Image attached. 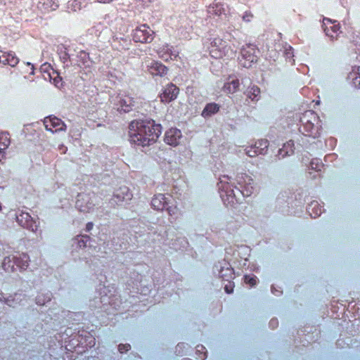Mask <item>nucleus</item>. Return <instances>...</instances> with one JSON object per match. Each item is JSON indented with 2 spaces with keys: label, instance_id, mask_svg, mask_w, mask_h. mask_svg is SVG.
Here are the masks:
<instances>
[{
  "label": "nucleus",
  "instance_id": "nucleus-43",
  "mask_svg": "<svg viewBox=\"0 0 360 360\" xmlns=\"http://www.w3.org/2000/svg\"><path fill=\"white\" fill-rule=\"evenodd\" d=\"M158 127H159V133H160V129H162V126L160 124H159Z\"/></svg>",
  "mask_w": 360,
  "mask_h": 360
},
{
  "label": "nucleus",
  "instance_id": "nucleus-42",
  "mask_svg": "<svg viewBox=\"0 0 360 360\" xmlns=\"http://www.w3.org/2000/svg\"><path fill=\"white\" fill-rule=\"evenodd\" d=\"M28 65H31V69H32V70L33 71V70H34V65H31L30 63H28Z\"/></svg>",
  "mask_w": 360,
  "mask_h": 360
},
{
  "label": "nucleus",
  "instance_id": "nucleus-24",
  "mask_svg": "<svg viewBox=\"0 0 360 360\" xmlns=\"http://www.w3.org/2000/svg\"><path fill=\"white\" fill-rule=\"evenodd\" d=\"M348 79L356 88H360V66L354 67L348 75Z\"/></svg>",
  "mask_w": 360,
  "mask_h": 360
},
{
  "label": "nucleus",
  "instance_id": "nucleus-5",
  "mask_svg": "<svg viewBox=\"0 0 360 360\" xmlns=\"http://www.w3.org/2000/svg\"><path fill=\"white\" fill-rule=\"evenodd\" d=\"M30 261L27 254L17 252L15 255L6 257L2 262V267L7 272H13L16 269L25 271L28 268Z\"/></svg>",
  "mask_w": 360,
  "mask_h": 360
},
{
  "label": "nucleus",
  "instance_id": "nucleus-40",
  "mask_svg": "<svg viewBox=\"0 0 360 360\" xmlns=\"http://www.w3.org/2000/svg\"><path fill=\"white\" fill-rule=\"evenodd\" d=\"M269 325L272 327V328H275L278 326V321L277 319H271L269 321Z\"/></svg>",
  "mask_w": 360,
  "mask_h": 360
},
{
  "label": "nucleus",
  "instance_id": "nucleus-15",
  "mask_svg": "<svg viewBox=\"0 0 360 360\" xmlns=\"http://www.w3.org/2000/svg\"><path fill=\"white\" fill-rule=\"evenodd\" d=\"M179 93V89L171 83L164 89L162 94L159 95V97H160L162 102L169 103L176 98Z\"/></svg>",
  "mask_w": 360,
  "mask_h": 360
},
{
  "label": "nucleus",
  "instance_id": "nucleus-25",
  "mask_svg": "<svg viewBox=\"0 0 360 360\" xmlns=\"http://www.w3.org/2000/svg\"><path fill=\"white\" fill-rule=\"evenodd\" d=\"M240 86V82L238 79H232L231 82H226L222 88L223 91L227 94L236 93Z\"/></svg>",
  "mask_w": 360,
  "mask_h": 360
},
{
  "label": "nucleus",
  "instance_id": "nucleus-22",
  "mask_svg": "<svg viewBox=\"0 0 360 360\" xmlns=\"http://www.w3.org/2000/svg\"><path fill=\"white\" fill-rule=\"evenodd\" d=\"M220 109V105L216 103H207L202 111L201 115L204 118H207L217 113Z\"/></svg>",
  "mask_w": 360,
  "mask_h": 360
},
{
  "label": "nucleus",
  "instance_id": "nucleus-34",
  "mask_svg": "<svg viewBox=\"0 0 360 360\" xmlns=\"http://www.w3.org/2000/svg\"><path fill=\"white\" fill-rule=\"evenodd\" d=\"M148 72L152 75H158V62L153 61L151 63V65L148 66Z\"/></svg>",
  "mask_w": 360,
  "mask_h": 360
},
{
  "label": "nucleus",
  "instance_id": "nucleus-29",
  "mask_svg": "<svg viewBox=\"0 0 360 360\" xmlns=\"http://www.w3.org/2000/svg\"><path fill=\"white\" fill-rule=\"evenodd\" d=\"M10 136L8 132H0V148L6 149L10 145Z\"/></svg>",
  "mask_w": 360,
  "mask_h": 360
},
{
  "label": "nucleus",
  "instance_id": "nucleus-10",
  "mask_svg": "<svg viewBox=\"0 0 360 360\" xmlns=\"http://www.w3.org/2000/svg\"><path fill=\"white\" fill-rule=\"evenodd\" d=\"M153 32L146 25L137 27L132 32V38L134 41L140 43L150 42L153 39Z\"/></svg>",
  "mask_w": 360,
  "mask_h": 360
},
{
  "label": "nucleus",
  "instance_id": "nucleus-9",
  "mask_svg": "<svg viewBox=\"0 0 360 360\" xmlns=\"http://www.w3.org/2000/svg\"><path fill=\"white\" fill-rule=\"evenodd\" d=\"M324 32L332 41L337 40L342 34L341 26L337 20L323 18V25Z\"/></svg>",
  "mask_w": 360,
  "mask_h": 360
},
{
  "label": "nucleus",
  "instance_id": "nucleus-36",
  "mask_svg": "<svg viewBox=\"0 0 360 360\" xmlns=\"http://www.w3.org/2000/svg\"><path fill=\"white\" fill-rule=\"evenodd\" d=\"M130 349L131 345L129 344H120L118 346V350L122 354L128 352Z\"/></svg>",
  "mask_w": 360,
  "mask_h": 360
},
{
  "label": "nucleus",
  "instance_id": "nucleus-26",
  "mask_svg": "<svg viewBox=\"0 0 360 360\" xmlns=\"http://www.w3.org/2000/svg\"><path fill=\"white\" fill-rule=\"evenodd\" d=\"M39 4L40 8L44 10V12L55 11L58 7L57 0H42Z\"/></svg>",
  "mask_w": 360,
  "mask_h": 360
},
{
  "label": "nucleus",
  "instance_id": "nucleus-30",
  "mask_svg": "<svg viewBox=\"0 0 360 360\" xmlns=\"http://www.w3.org/2000/svg\"><path fill=\"white\" fill-rule=\"evenodd\" d=\"M323 167V163L319 159H312L311 161L310 162V169L312 170H315L317 172H321Z\"/></svg>",
  "mask_w": 360,
  "mask_h": 360
},
{
  "label": "nucleus",
  "instance_id": "nucleus-20",
  "mask_svg": "<svg viewBox=\"0 0 360 360\" xmlns=\"http://www.w3.org/2000/svg\"><path fill=\"white\" fill-rule=\"evenodd\" d=\"M176 52L172 51V46L168 45L162 47L160 50H159V58L165 62L172 60L174 58H176Z\"/></svg>",
  "mask_w": 360,
  "mask_h": 360
},
{
  "label": "nucleus",
  "instance_id": "nucleus-18",
  "mask_svg": "<svg viewBox=\"0 0 360 360\" xmlns=\"http://www.w3.org/2000/svg\"><path fill=\"white\" fill-rule=\"evenodd\" d=\"M113 197L117 199V202H120L131 200L133 194L127 186H122L115 190Z\"/></svg>",
  "mask_w": 360,
  "mask_h": 360
},
{
  "label": "nucleus",
  "instance_id": "nucleus-13",
  "mask_svg": "<svg viewBox=\"0 0 360 360\" xmlns=\"http://www.w3.org/2000/svg\"><path fill=\"white\" fill-rule=\"evenodd\" d=\"M16 220L22 227L37 232L39 222L34 220L28 212H22L17 215Z\"/></svg>",
  "mask_w": 360,
  "mask_h": 360
},
{
  "label": "nucleus",
  "instance_id": "nucleus-6",
  "mask_svg": "<svg viewBox=\"0 0 360 360\" xmlns=\"http://www.w3.org/2000/svg\"><path fill=\"white\" fill-rule=\"evenodd\" d=\"M110 103L119 112H129L134 106L135 101L127 94H118L112 97Z\"/></svg>",
  "mask_w": 360,
  "mask_h": 360
},
{
  "label": "nucleus",
  "instance_id": "nucleus-39",
  "mask_svg": "<svg viewBox=\"0 0 360 360\" xmlns=\"http://www.w3.org/2000/svg\"><path fill=\"white\" fill-rule=\"evenodd\" d=\"M285 56L287 58L293 57V52H292V46H288V47L285 49Z\"/></svg>",
  "mask_w": 360,
  "mask_h": 360
},
{
  "label": "nucleus",
  "instance_id": "nucleus-35",
  "mask_svg": "<svg viewBox=\"0 0 360 360\" xmlns=\"http://www.w3.org/2000/svg\"><path fill=\"white\" fill-rule=\"evenodd\" d=\"M235 285L234 283L231 281H228V283L225 285L224 290L228 294L232 293L233 292Z\"/></svg>",
  "mask_w": 360,
  "mask_h": 360
},
{
  "label": "nucleus",
  "instance_id": "nucleus-31",
  "mask_svg": "<svg viewBox=\"0 0 360 360\" xmlns=\"http://www.w3.org/2000/svg\"><path fill=\"white\" fill-rule=\"evenodd\" d=\"M51 300L50 296L45 295L43 293H39L36 297V302L39 305H44L46 302H49Z\"/></svg>",
  "mask_w": 360,
  "mask_h": 360
},
{
  "label": "nucleus",
  "instance_id": "nucleus-33",
  "mask_svg": "<svg viewBox=\"0 0 360 360\" xmlns=\"http://www.w3.org/2000/svg\"><path fill=\"white\" fill-rule=\"evenodd\" d=\"M242 19L245 22H251L254 19V15L250 11H247L243 13Z\"/></svg>",
  "mask_w": 360,
  "mask_h": 360
},
{
  "label": "nucleus",
  "instance_id": "nucleus-41",
  "mask_svg": "<svg viewBox=\"0 0 360 360\" xmlns=\"http://www.w3.org/2000/svg\"><path fill=\"white\" fill-rule=\"evenodd\" d=\"M94 227V224L92 222H88L86 224V231H90Z\"/></svg>",
  "mask_w": 360,
  "mask_h": 360
},
{
  "label": "nucleus",
  "instance_id": "nucleus-16",
  "mask_svg": "<svg viewBox=\"0 0 360 360\" xmlns=\"http://www.w3.org/2000/svg\"><path fill=\"white\" fill-rule=\"evenodd\" d=\"M182 138L181 130L176 128H171L167 130L165 134V141L166 143L176 146L179 144Z\"/></svg>",
  "mask_w": 360,
  "mask_h": 360
},
{
  "label": "nucleus",
  "instance_id": "nucleus-23",
  "mask_svg": "<svg viewBox=\"0 0 360 360\" xmlns=\"http://www.w3.org/2000/svg\"><path fill=\"white\" fill-rule=\"evenodd\" d=\"M220 266V270L219 271V277L226 281H230L234 278V271L233 269L231 266Z\"/></svg>",
  "mask_w": 360,
  "mask_h": 360
},
{
  "label": "nucleus",
  "instance_id": "nucleus-14",
  "mask_svg": "<svg viewBox=\"0 0 360 360\" xmlns=\"http://www.w3.org/2000/svg\"><path fill=\"white\" fill-rule=\"evenodd\" d=\"M44 124L47 131L52 133L65 130L66 126L62 120L55 116H49L44 118Z\"/></svg>",
  "mask_w": 360,
  "mask_h": 360
},
{
  "label": "nucleus",
  "instance_id": "nucleus-17",
  "mask_svg": "<svg viewBox=\"0 0 360 360\" xmlns=\"http://www.w3.org/2000/svg\"><path fill=\"white\" fill-rule=\"evenodd\" d=\"M19 63V58L12 52H6L0 50V63L15 67Z\"/></svg>",
  "mask_w": 360,
  "mask_h": 360
},
{
  "label": "nucleus",
  "instance_id": "nucleus-2",
  "mask_svg": "<svg viewBox=\"0 0 360 360\" xmlns=\"http://www.w3.org/2000/svg\"><path fill=\"white\" fill-rule=\"evenodd\" d=\"M155 121L135 120L129 125V137L131 143L146 146L155 143L158 134L155 132Z\"/></svg>",
  "mask_w": 360,
  "mask_h": 360
},
{
  "label": "nucleus",
  "instance_id": "nucleus-45",
  "mask_svg": "<svg viewBox=\"0 0 360 360\" xmlns=\"http://www.w3.org/2000/svg\"><path fill=\"white\" fill-rule=\"evenodd\" d=\"M41 262H42V259H41V257H39V262L41 263Z\"/></svg>",
  "mask_w": 360,
  "mask_h": 360
},
{
  "label": "nucleus",
  "instance_id": "nucleus-37",
  "mask_svg": "<svg viewBox=\"0 0 360 360\" xmlns=\"http://www.w3.org/2000/svg\"><path fill=\"white\" fill-rule=\"evenodd\" d=\"M168 72V68L163 65L159 64V76H163Z\"/></svg>",
  "mask_w": 360,
  "mask_h": 360
},
{
  "label": "nucleus",
  "instance_id": "nucleus-38",
  "mask_svg": "<svg viewBox=\"0 0 360 360\" xmlns=\"http://www.w3.org/2000/svg\"><path fill=\"white\" fill-rule=\"evenodd\" d=\"M90 240V237L88 236H83L82 239L79 240V246H86V242L89 241Z\"/></svg>",
  "mask_w": 360,
  "mask_h": 360
},
{
  "label": "nucleus",
  "instance_id": "nucleus-4",
  "mask_svg": "<svg viewBox=\"0 0 360 360\" xmlns=\"http://www.w3.org/2000/svg\"><path fill=\"white\" fill-rule=\"evenodd\" d=\"M209 49L210 56L216 59L232 58L236 53L228 41L219 37L212 40Z\"/></svg>",
  "mask_w": 360,
  "mask_h": 360
},
{
  "label": "nucleus",
  "instance_id": "nucleus-8",
  "mask_svg": "<svg viewBox=\"0 0 360 360\" xmlns=\"http://www.w3.org/2000/svg\"><path fill=\"white\" fill-rule=\"evenodd\" d=\"M94 193H79L77 197L75 207L82 212L89 213L94 210Z\"/></svg>",
  "mask_w": 360,
  "mask_h": 360
},
{
  "label": "nucleus",
  "instance_id": "nucleus-44",
  "mask_svg": "<svg viewBox=\"0 0 360 360\" xmlns=\"http://www.w3.org/2000/svg\"><path fill=\"white\" fill-rule=\"evenodd\" d=\"M99 2H103V3H105L106 2V0H98Z\"/></svg>",
  "mask_w": 360,
  "mask_h": 360
},
{
  "label": "nucleus",
  "instance_id": "nucleus-3",
  "mask_svg": "<svg viewBox=\"0 0 360 360\" xmlns=\"http://www.w3.org/2000/svg\"><path fill=\"white\" fill-rule=\"evenodd\" d=\"M300 131L304 136L319 138L323 130L322 122L316 112L314 110H306L300 117Z\"/></svg>",
  "mask_w": 360,
  "mask_h": 360
},
{
  "label": "nucleus",
  "instance_id": "nucleus-19",
  "mask_svg": "<svg viewBox=\"0 0 360 360\" xmlns=\"http://www.w3.org/2000/svg\"><path fill=\"white\" fill-rule=\"evenodd\" d=\"M210 15L220 16L225 14L226 9L224 4L221 0H214L212 4L210 5L207 10Z\"/></svg>",
  "mask_w": 360,
  "mask_h": 360
},
{
  "label": "nucleus",
  "instance_id": "nucleus-1",
  "mask_svg": "<svg viewBox=\"0 0 360 360\" xmlns=\"http://www.w3.org/2000/svg\"><path fill=\"white\" fill-rule=\"evenodd\" d=\"M230 177L224 175L220 178L221 184V198L228 204L233 205L239 202L240 195L243 197H249L254 192V181L252 178L245 173H240L237 175L236 180L240 188L234 187L230 184L228 181Z\"/></svg>",
  "mask_w": 360,
  "mask_h": 360
},
{
  "label": "nucleus",
  "instance_id": "nucleus-21",
  "mask_svg": "<svg viewBox=\"0 0 360 360\" xmlns=\"http://www.w3.org/2000/svg\"><path fill=\"white\" fill-rule=\"evenodd\" d=\"M294 141L292 140L287 141L283 144V147L278 150V159L292 155L294 153Z\"/></svg>",
  "mask_w": 360,
  "mask_h": 360
},
{
  "label": "nucleus",
  "instance_id": "nucleus-28",
  "mask_svg": "<svg viewBox=\"0 0 360 360\" xmlns=\"http://www.w3.org/2000/svg\"><path fill=\"white\" fill-rule=\"evenodd\" d=\"M247 96L252 101H257L260 99V89L255 85L249 87L247 91Z\"/></svg>",
  "mask_w": 360,
  "mask_h": 360
},
{
  "label": "nucleus",
  "instance_id": "nucleus-7",
  "mask_svg": "<svg viewBox=\"0 0 360 360\" xmlns=\"http://www.w3.org/2000/svg\"><path fill=\"white\" fill-rule=\"evenodd\" d=\"M257 51L255 45L249 44L244 46L240 51V64L244 68H250L257 61Z\"/></svg>",
  "mask_w": 360,
  "mask_h": 360
},
{
  "label": "nucleus",
  "instance_id": "nucleus-32",
  "mask_svg": "<svg viewBox=\"0 0 360 360\" xmlns=\"http://www.w3.org/2000/svg\"><path fill=\"white\" fill-rule=\"evenodd\" d=\"M244 281L245 283L250 285V286H255L257 284V276H244Z\"/></svg>",
  "mask_w": 360,
  "mask_h": 360
},
{
  "label": "nucleus",
  "instance_id": "nucleus-27",
  "mask_svg": "<svg viewBox=\"0 0 360 360\" xmlns=\"http://www.w3.org/2000/svg\"><path fill=\"white\" fill-rule=\"evenodd\" d=\"M308 212L311 217L316 218L321 214L322 207L318 203V202H311L309 205Z\"/></svg>",
  "mask_w": 360,
  "mask_h": 360
},
{
  "label": "nucleus",
  "instance_id": "nucleus-12",
  "mask_svg": "<svg viewBox=\"0 0 360 360\" xmlns=\"http://www.w3.org/2000/svg\"><path fill=\"white\" fill-rule=\"evenodd\" d=\"M159 210H166L169 215L173 216L178 212L176 205L174 204V200L171 195L169 194H159Z\"/></svg>",
  "mask_w": 360,
  "mask_h": 360
},
{
  "label": "nucleus",
  "instance_id": "nucleus-11",
  "mask_svg": "<svg viewBox=\"0 0 360 360\" xmlns=\"http://www.w3.org/2000/svg\"><path fill=\"white\" fill-rule=\"evenodd\" d=\"M269 148V141L266 139H260L257 141L255 144L248 146L245 148L246 154L251 158L259 155L266 153Z\"/></svg>",
  "mask_w": 360,
  "mask_h": 360
}]
</instances>
